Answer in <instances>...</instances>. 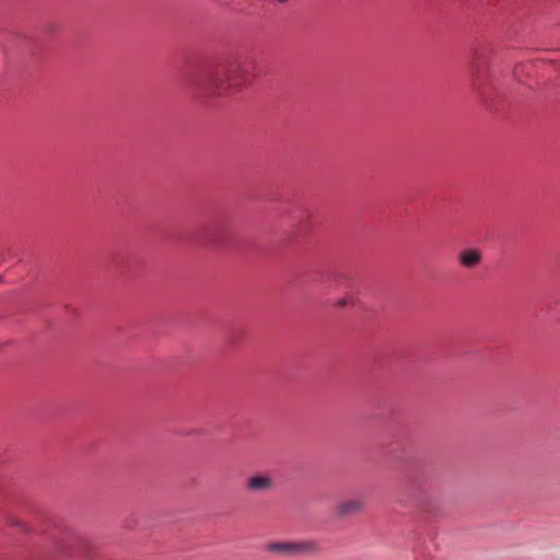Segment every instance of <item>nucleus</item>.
Returning <instances> with one entry per match:
<instances>
[{
    "mask_svg": "<svg viewBox=\"0 0 560 560\" xmlns=\"http://www.w3.org/2000/svg\"><path fill=\"white\" fill-rule=\"evenodd\" d=\"M255 77L250 62L242 58H234L211 71L205 79L201 89L209 96H230L250 85Z\"/></svg>",
    "mask_w": 560,
    "mask_h": 560,
    "instance_id": "nucleus-1",
    "label": "nucleus"
},
{
    "mask_svg": "<svg viewBox=\"0 0 560 560\" xmlns=\"http://www.w3.org/2000/svg\"><path fill=\"white\" fill-rule=\"evenodd\" d=\"M266 550L284 557L313 556L320 551L319 545L312 540L271 542Z\"/></svg>",
    "mask_w": 560,
    "mask_h": 560,
    "instance_id": "nucleus-2",
    "label": "nucleus"
},
{
    "mask_svg": "<svg viewBox=\"0 0 560 560\" xmlns=\"http://www.w3.org/2000/svg\"><path fill=\"white\" fill-rule=\"evenodd\" d=\"M245 487L252 493H265L275 488V482L269 475L257 474L246 479Z\"/></svg>",
    "mask_w": 560,
    "mask_h": 560,
    "instance_id": "nucleus-3",
    "label": "nucleus"
},
{
    "mask_svg": "<svg viewBox=\"0 0 560 560\" xmlns=\"http://www.w3.org/2000/svg\"><path fill=\"white\" fill-rule=\"evenodd\" d=\"M363 502L359 499H351L339 503L336 506V513L339 516H350L362 511Z\"/></svg>",
    "mask_w": 560,
    "mask_h": 560,
    "instance_id": "nucleus-4",
    "label": "nucleus"
},
{
    "mask_svg": "<svg viewBox=\"0 0 560 560\" xmlns=\"http://www.w3.org/2000/svg\"><path fill=\"white\" fill-rule=\"evenodd\" d=\"M458 259L464 267L471 268L480 262L481 255L477 249H465L459 253Z\"/></svg>",
    "mask_w": 560,
    "mask_h": 560,
    "instance_id": "nucleus-5",
    "label": "nucleus"
},
{
    "mask_svg": "<svg viewBox=\"0 0 560 560\" xmlns=\"http://www.w3.org/2000/svg\"><path fill=\"white\" fill-rule=\"evenodd\" d=\"M348 304V300L347 299H340L336 302V305L339 306V307H343Z\"/></svg>",
    "mask_w": 560,
    "mask_h": 560,
    "instance_id": "nucleus-6",
    "label": "nucleus"
},
{
    "mask_svg": "<svg viewBox=\"0 0 560 560\" xmlns=\"http://www.w3.org/2000/svg\"><path fill=\"white\" fill-rule=\"evenodd\" d=\"M280 3H285L288 0H278Z\"/></svg>",
    "mask_w": 560,
    "mask_h": 560,
    "instance_id": "nucleus-7",
    "label": "nucleus"
}]
</instances>
